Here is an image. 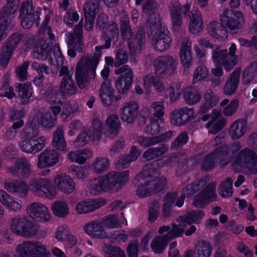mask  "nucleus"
<instances>
[{
  "instance_id": "nucleus-14",
  "label": "nucleus",
  "mask_w": 257,
  "mask_h": 257,
  "mask_svg": "<svg viewBox=\"0 0 257 257\" xmlns=\"http://www.w3.org/2000/svg\"><path fill=\"white\" fill-rule=\"evenodd\" d=\"M215 190V184H208L204 190L195 196L193 204L196 207L202 208L209 202L215 200L217 196Z\"/></svg>"
},
{
  "instance_id": "nucleus-28",
  "label": "nucleus",
  "mask_w": 257,
  "mask_h": 257,
  "mask_svg": "<svg viewBox=\"0 0 257 257\" xmlns=\"http://www.w3.org/2000/svg\"><path fill=\"white\" fill-rule=\"evenodd\" d=\"M203 28V22L201 13L197 9L192 10L190 17L189 31L193 34H197L202 32Z\"/></svg>"
},
{
  "instance_id": "nucleus-1",
  "label": "nucleus",
  "mask_w": 257,
  "mask_h": 257,
  "mask_svg": "<svg viewBox=\"0 0 257 257\" xmlns=\"http://www.w3.org/2000/svg\"><path fill=\"white\" fill-rule=\"evenodd\" d=\"M200 45L205 48H211L212 49V59L214 63H218L224 67L227 71L232 70L237 62V56L235 55L236 46L234 43H232L227 50H222L218 45L212 44L206 38H201L198 40Z\"/></svg>"
},
{
  "instance_id": "nucleus-64",
  "label": "nucleus",
  "mask_w": 257,
  "mask_h": 257,
  "mask_svg": "<svg viewBox=\"0 0 257 257\" xmlns=\"http://www.w3.org/2000/svg\"><path fill=\"white\" fill-rule=\"evenodd\" d=\"M2 21L0 23V41L5 38L7 34V31L12 29L14 27L13 20H9L7 17L4 18L2 15Z\"/></svg>"
},
{
  "instance_id": "nucleus-36",
  "label": "nucleus",
  "mask_w": 257,
  "mask_h": 257,
  "mask_svg": "<svg viewBox=\"0 0 257 257\" xmlns=\"http://www.w3.org/2000/svg\"><path fill=\"white\" fill-rule=\"evenodd\" d=\"M209 34L214 38L219 40H224L227 38V32L224 26L217 22H212L208 27Z\"/></svg>"
},
{
  "instance_id": "nucleus-26",
  "label": "nucleus",
  "mask_w": 257,
  "mask_h": 257,
  "mask_svg": "<svg viewBox=\"0 0 257 257\" xmlns=\"http://www.w3.org/2000/svg\"><path fill=\"white\" fill-rule=\"evenodd\" d=\"M32 123H36L45 127H52L56 121V117H53L51 113H43L39 110H34L31 116Z\"/></svg>"
},
{
  "instance_id": "nucleus-48",
  "label": "nucleus",
  "mask_w": 257,
  "mask_h": 257,
  "mask_svg": "<svg viewBox=\"0 0 257 257\" xmlns=\"http://www.w3.org/2000/svg\"><path fill=\"white\" fill-rule=\"evenodd\" d=\"M257 73V62H252L246 67L242 73V82L247 84L252 81Z\"/></svg>"
},
{
  "instance_id": "nucleus-13",
  "label": "nucleus",
  "mask_w": 257,
  "mask_h": 257,
  "mask_svg": "<svg viewBox=\"0 0 257 257\" xmlns=\"http://www.w3.org/2000/svg\"><path fill=\"white\" fill-rule=\"evenodd\" d=\"M26 212L31 218L40 222H47L51 218L48 208L39 202H33L28 205Z\"/></svg>"
},
{
  "instance_id": "nucleus-52",
  "label": "nucleus",
  "mask_w": 257,
  "mask_h": 257,
  "mask_svg": "<svg viewBox=\"0 0 257 257\" xmlns=\"http://www.w3.org/2000/svg\"><path fill=\"white\" fill-rule=\"evenodd\" d=\"M7 6L4 7L1 12L4 18L7 17L9 20H13L16 16L19 3L14 0H7Z\"/></svg>"
},
{
  "instance_id": "nucleus-42",
  "label": "nucleus",
  "mask_w": 257,
  "mask_h": 257,
  "mask_svg": "<svg viewBox=\"0 0 257 257\" xmlns=\"http://www.w3.org/2000/svg\"><path fill=\"white\" fill-rule=\"evenodd\" d=\"M171 241L166 234L163 236H155L151 242V247L156 253H162L166 247L168 243Z\"/></svg>"
},
{
  "instance_id": "nucleus-27",
  "label": "nucleus",
  "mask_w": 257,
  "mask_h": 257,
  "mask_svg": "<svg viewBox=\"0 0 257 257\" xmlns=\"http://www.w3.org/2000/svg\"><path fill=\"white\" fill-rule=\"evenodd\" d=\"M16 90L18 93V101L20 104L27 103L32 96L33 91L30 83H16Z\"/></svg>"
},
{
  "instance_id": "nucleus-8",
  "label": "nucleus",
  "mask_w": 257,
  "mask_h": 257,
  "mask_svg": "<svg viewBox=\"0 0 257 257\" xmlns=\"http://www.w3.org/2000/svg\"><path fill=\"white\" fill-rule=\"evenodd\" d=\"M221 21L229 30L237 33L243 27L244 19L241 12L226 10L222 15Z\"/></svg>"
},
{
  "instance_id": "nucleus-57",
  "label": "nucleus",
  "mask_w": 257,
  "mask_h": 257,
  "mask_svg": "<svg viewBox=\"0 0 257 257\" xmlns=\"http://www.w3.org/2000/svg\"><path fill=\"white\" fill-rule=\"evenodd\" d=\"M37 232V226L26 218L20 236L29 238L35 235Z\"/></svg>"
},
{
  "instance_id": "nucleus-6",
  "label": "nucleus",
  "mask_w": 257,
  "mask_h": 257,
  "mask_svg": "<svg viewBox=\"0 0 257 257\" xmlns=\"http://www.w3.org/2000/svg\"><path fill=\"white\" fill-rule=\"evenodd\" d=\"M178 60L170 56L159 57L154 61L155 73L161 78L171 76L177 70Z\"/></svg>"
},
{
  "instance_id": "nucleus-61",
  "label": "nucleus",
  "mask_w": 257,
  "mask_h": 257,
  "mask_svg": "<svg viewBox=\"0 0 257 257\" xmlns=\"http://www.w3.org/2000/svg\"><path fill=\"white\" fill-rule=\"evenodd\" d=\"M47 139L45 136H40L38 139H30L32 146V154H35L41 151L45 146Z\"/></svg>"
},
{
  "instance_id": "nucleus-47",
  "label": "nucleus",
  "mask_w": 257,
  "mask_h": 257,
  "mask_svg": "<svg viewBox=\"0 0 257 257\" xmlns=\"http://www.w3.org/2000/svg\"><path fill=\"white\" fill-rule=\"evenodd\" d=\"M147 24L154 33L162 32L165 29V27L162 26L159 15L154 12L149 15Z\"/></svg>"
},
{
  "instance_id": "nucleus-46",
  "label": "nucleus",
  "mask_w": 257,
  "mask_h": 257,
  "mask_svg": "<svg viewBox=\"0 0 257 257\" xmlns=\"http://www.w3.org/2000/svg\"><path fill=\"white\" fill-rule=\"evenodd\" d=\"M145 43L144 31L140 28L131 42L128 43V47L131 51L137 52L140 51L143 48Z\"/></svg>"
},
{
  "instance_id": "nucleus-51",
  "label": "nucleus",
  "mask_w": 257,
  "mask_h": 257,
  "mask_svg": "<svg viewBox=\"0 0 257 257\" xmlns=\"http://www.w3.org/2000/svg\"><path fill=\"white\" fill-rule=\"evenodd\" d=\"M53 214L59 217H64L69 214L68 204L64 201H56L52 204Z\"/></svg>"
},
{
  "instance_id": "nucleus-7",
  "label": "nucleus",
  "mask_w": 257,
  "mask_h": 257,
  "mask_svg": "<svg viewBox=\"0 0 257 257\" xmlns=\"http://www.w3.org/2000/svg\"><path fill=\"white\" fill-rule=\"evenodd\" d=\"M115 74L120 75L115 80V88L119 93L124 94L129 90L133 83V70L128 65H124L116 69Z\"/></svg>"
},
{
  "instance_id": "nucleus-4",
  "label": "nucleus",
  "mask_w": 257,
  "mask_h": 257,
  "mask_svg": "<svg viewBox=\"0 0 257 257\" xmlns=\"http://www.w3.org/2000/svg\"><path fill=\"white\" fill-rule=\"evenodd\" d=\"M20 257H48L49 253L46 246L41 242L25 241L16 248Z\"/></svg>"
},
{
  "instance_id": "nucleus-55",
  "label": "nucleus",
  "mask_w": 257,
  "mask_h": 257,
  "mask_svg": "<svg viewBox=\"0 0 257 257\" xmlns=\"http://www.w3.org/2000/svg\"><path fill=\"white\" fill-rule=\"evenodd\" d=\"M206 183L205 180L203 179L196 181L183 189V194L186 196H191L196 192L203 189L206 186Z\"/></svg>"
},
{
  "instance_id": "nucleus-33",
  "label": "nucleus",
  "mask_w": 257,
  "mask_h": 257,
  "mask_svg": "<svg viewBox=\"0 0 257 257\" xmlns=\"http://www.w3.org/2000/svg\"><path fill=\"white\" fill-rule=\"evenodd\" d=\"M88 191L92 195H96L102 192H108L103 175L91 179L88 182Z\"/></svg>"
},
{
  "instance_id": "nucleus-15",
  "label": "nucleus",
  "mask_w": 257,
  "mask_h": 257,
  "mask_svg": "<svg viewBox=\"0 0 257 257\" xmlns=\"http://www.w3.org/2000/svg\"><path fill=\"white\" fill-rule=\"evenodd\" d=\"M31 165L25 158L18 159L13 166L8 168V172L11 175L22 179L28 178L31 175Z\"/></svg>"
},
{
  "instance_id": "nucleus-24",
  "label": "nucleus",
  "mask_w": 257,
  "mask_h": 257,
  "mask_svg": "<svg viewBox=\"0 0 257 257\" xmlns=\"http://www.w3.org/2000/svg\"><path fill=\"white\" fill-rule=\"evenodd\" d=\"M106 204V201L102 198L92 200H83L78 202L75 210L79 214L89 213Z\"/></svg>"
},
{
  "instance_id": "nucleus-18",
  "label": "nucleus",
  "mask_w": 257,
  "mask_h": 257,
  "mask_svg": "<svg viewBox=\"0 0 257 257\" xmlns=\"http://www.w3.org/2000/svg\"><path fill=\"white\" fill-rule=\"evenodd\" d=\"M4 187L9 192L19 198L25 197L29 190V185L22 180L6 181Z\"/></svg>"
},
{
  "instance_id": "nucleus-63",
  "label": "nucleus",
  "mask_w": 257,
  "mask_h": 257,
  "mask_svg": "<svg viewBox=\"0 0 257 257\" xmlns=\"http://www.w3.org/2000/svg\"><path fill=\"white\" fill-rule=\"evenodd\" d=\"M103 250L106 257H126L124 252L118 247L105 245Z\"/></svg>"
},
{
  "instance_id": "nucleus-19",
  "label": "nucleus",
  "mask_w": 257,
  "mask_h": 257,
  "mask_svg": "<svg viewBox=\"0 0 257 257\" xmlns=\"http://www.w3.org/2000/svg\"><path fill=\"white\" fill-rule=\"evenodd\" d=\"M191 47V39L188 37H185L181 44L179 51L180 62L184 69L190 68L192 64Z\"/></svg>"
},
{
  "instance_id": "nucleus-35",
  "label": "nucleus",
  "mask_w": 257,
  "mask_h": 257,
  "mask_svg": "<svg viewBox=\"0 0 257 257\" xmlns=\"http://www.w3.org/2000/svg\"><path fill=\"white\" fill-rule=\"evenodd\" d=\"M216 163H220L221 167L228 165L232 159V155L229 149L226 145H223L217 148L214 151Z\"/></svg>"
},
{
  "instance_id": "nucleus-5",
  "label": "nucleus",
  "mask_w": 257,
  "mask_h": 257,
  "mask_svg": "<svg viewBox=\"0 0 257 257\" xmlns=\"http://www.w3.org/2000/svg\"><path fill=\"white\" fill-rule=\"evenodd\" d=\"M29 186L34 193L40 197L53 199L57 195L56 190L52 186L51 179L47 178H33L30 181Z\"/></svg>"
},
{
  "instance_id": "nucleus-21",
  "label": "nucleus",
  "mask_w": 257,
  "mask_h": 257,
  "mask_svg": "<svg viewBox=\"0 0 257 257\" xmlns=\"http://www.w3.org/2000/svg\"><path fill=\"white\" fill-rule=\"evenodd\" d=\"M84 232L92 238L103 239L108 236L103 227V224L98 221H90L83 226Z\"/></svg>"
},
{
  "instance_id": "nucleus-59",
  "label": "nucleus",
  "mask_w": 257,
  "mask_h": 257,
  "mask_svg": "<svg viewBox=\"0 0 257 257\" xmlns=\"http://www.w3.org/2000/svg\"><path fill=\"white\" fill-rule=\"evenodd\" d=\"M101 222L103 224V228L108 229L119 228L121 226V223H123L122 220L121 222L118 220V216L116 215H108L103 218Z\"/></svg>"
},
{
  "instance_id": "nucleus-22",
  "label": "nucleus",
  "mask_w": 257,
  "mask_h": 257,
  "mask_svg": "<svg viewBox=\"0 0 257 257\" xmlns=\"http://www.w3.org/2000/svg\"><path fill=\"white\" fill-rule=\"evenodd\" d=\"M60 155L55 150H46L38 157L37 166L45 168L54 166L59 162Z\"/></svg>"
},
{
  "instance_id": "nucleus-39",
  "label": "nucleus",
  "mask_w": 257,
  "mask_h": 257,
  "mask_svg": "<svg viewBox=\"0 0 257 257\" xmlns=\"http://www.w3.org/2000/svg\"><path fill=\"white\" fill-rule=\"evenodd\" d=\"M196 257H210L213 247L210 242L205 240L197 242L194 246Z\"/></svg>"
},
{
  "instance_id": "nucleus-9",
  "label": "nucleus",
  "mask_w": 257,
  "mask_h": 257,
  "mask_svg": "<svg viewBox=\"0 0 257 257\" xmlns=\"http://www.w3.org/2000/svg\"><path fill=\"white\" fill-rule=\"evenodd\" d=\"M129 172L127 171L121 172H110L103 175L107 191L119 189L128 180Z\"/></svg>"
},
{
  "instance_id": "nucleus-44",
  "label": "nucleus",
  "mask_w": 257,
  "mask_h": 257,
  "mask_svg": "<svg viewBox=\"0 0 257 257\" xmlns=\"http://www.w3.org/2000/svg\"><path fill=\"white\" fill-rule=\"evenodd\" d=\"M109 166V162L106 157H98L94 159L91 167L94 173L99 174L106 171Z\"/></svg>"
},
{
  "instance_id": "nucleus-3",
  "label": "nucleus",
  "mask_w": 257,
  "mask_h": 257,
  "mask_svg": "<svg viewBox=\"0 0 257 257\" xmlns=\"http://www.w3.org/2000/svg\"><path fill=\"white\" fill-rule=\"evenodd\" d=\"M98 63L92 60L88 55H84L76 67V79L80 89H88L90 83L96 76L95 70Z\"/></svg>"
},
{
  "instance_id": "nucleus-32",
  "label": "nucleus",
  "mask_w": 257,
  "mask_h": 257,
  "mask_svg": "<svg viewBox=\"0 0 257 257\" xmlns=\"http://www.w3.org/2000/svg\"><path fill=\"white\" fill-rule=\"evenodd\" d=\"M203 103L200 106L199 111L205 113L206 111L215 106L219 102V98L211 89H207L203 95Z\"/></svg>"
},
{
  "instance_id": "nucleus-54",
  "label": "nucleus",
  "mask_w": 257,
  "mask_h": 257,
  "mask_svg": "<svg viewBox=\"0 0 257 257\" xmlns=\"http://www.w3.org/2000/svg\"><path fill=\"white\" fill-rule=\"evenodd\" d=\"M233 180L230 178H226L222 181L218 189L219 194L222 197H229L231 196L232 191Z\"/></svg>"
},
{
  "instance_id": "nucleus-40",
  "label": "nucleus",
  "mask_w": 257,
  "mask_h": 257,
  "mask_svg": "<svg viewBox=\"0 0 257 257\" xmlns=\"http://www.w3.org/2000/svg\"><path fill=\"white\" fill-rule=\"evenodd\" d=\"M52 146L59 151L66 150L67 144L64 138V129L62 126L57 127L54 132Z\"/></svg>"
},
{
  "instance_id": "nucleus-2",
  "label": "nucleus",
  "mask_w": 257,
  "mask_h": 257,
  "mask_svg": "<svg viewBox=\"0 0 257 257\" xmlns=\"http://www.w3.org/2000/svg\"><path fill=\"white\" fill-rule=\"evenodd\" d=\"M150 173L144 170L136 177L134 181L138 187L137 194L142 197H147L154 192L161 190L166 184L165 178L158 180L160 175L158 171L153 172V174Z\"/></svg>"
},
{
  "instance_id": "nucleus-56",
  "label": "nucleus",
  "mask_w": 257,
  "mask_h": 257,
  "mask_svg": "<svg viewBox=\"0 0 257 257\" xmlns=\"http://www.w3.org/2000/svg\"><path fill=\"white\" fill-rule=\"evenodd\" d=\"M78 108V104L74 101H69L62 104L61 118L63 120H66L71 114L77 111Z\"/></svg>"
},
{
  "instance_id": "nucleus-31",
  "label": "nucleus",
  "mask_w": 257,
  "mask_h": 257,
  "mask_svg": "<svg viewBox=\"0 0 257 257\" xmlns=\"http://www.w3.org/2000/svg\"><path fill=\"white\" fill-rule=\"evenodd\" d=\"M105 124L109 137L111 139L115 138L120 130L121 126L118 116L116 114L109 115L105 120Z\"/></svg>"
},
{
  "instance_id": "nucleus-16",
  "label": "nucleus",
  "mask_w": 257,
  "mask_h": 257,
  "mask_svg": "<svg viewBox=\"0 0 257 257\" xmlns=\"http://www.w3.org/2000/svg\"><path fill=\"white\" fill-rule=\"evenodd\" d=\"M53 183L56 189L66 194H71L75 190L74 180L65 174L57 175L53 179Z\"/></svg>"
},
{
  "instance_id": "nucleus-17",
  "label": "nucleus",
  "mask_w": 257,
  "mask_h": 257,
  "mask_svg": "<svg viewBox=\"0 0 257 257\" xmlns=\"http://www.w3.org/2000/svg\"><path fill=\"white\" fill-rule=\"evenodd\" d=\"M139 106L135 101H131L123 103L119 109V115L121 119L131 123L137 117Z\"/></svg>"
},
{
  "instance_id": "nucleus-41",
  "label": "nucleus",
  "mask_w": 257,
  "mask_h": 257,
  "mask_svg": "<svg viewBox=\"0 0 257 257\" xmlns=\"http://www.w3.org/2000/svg\"><path fill=\"white\" fill-rule=\"evenodd\" d=\"M144 88L145 89H149L152 85L156 91L161 92L165 90V86L163 83L158 78L151 75H146L143 77Z\"/></svg>"
},
{
  "instance_id": "nucleus-58",
  "label": "nucleus",
  "mask_w": 257,
  "mask_h": 257,
  "mask_svg": "<svg viewBox=\"0 0 257 257\" xmlns=\"http://www.w3.org/2000/svg\"><path fill=\"white\" fill-rule=\"evenodd\" d=\"M25 219V217L21 216H17L10 219V228L14 233L20 236Z\"/></svg>"
},
{
  "instance_id": "nucleus-60",
  "label": "nucleus",
  "mask_w": 257,
  "mask_h": 257,
  "mask_svg": "<svg viewBox=\"0 0 257 257\" xmlns=\"http://www.w3.org/2000/svg\"><path fill=\"white\" fill-rule=\"evenodd\" d=\"M103 127L101 121L98 119H94L92 122V140L94 142H98L102 136Z\"/></svg>"
},
{
  "instance_id": "nucleus-34",
  "label": "nucleus",
  "mask_w": 257,
  "mask_h": 257,
  "mask_svg": "<svg viewBox=\"0 0 257 257\" xmlns=\"http://www.w3.org/2000/svg\"><path fill=\"white\" fill-rule=\"evenodd\" d=\"M99 97L102 103L106 105H110L114 99V90L111 86L110 82H104L99 90Z\"/></svg>"
},
{
  "instance_id": "nucleus-11",
  "label": "nucleus",
  "mask_w": 257,
  "mask_h": 257,
  "mask_svg": "<svg viewBox=\"0 0 257 257\" xmlns=\"http://www.w3.org/2000/svg\"><path fill=\"white\" fill-rule=\"evenodd\" d=\"M40 12L37 11L34 14L32 0H25L22 4L20 11L19 17L21 20V24L25 29L30 28L35 20V17L40 19Z\"/></svg>"
},
{
  "instance_id": "nucleus-50",
  "label": "nucleus",
  "mask_w": 257,
  "mask_h": 257,
  "mask_svg": "<svg viewBox=\"0 0 257 257\" xmlns=\"http://www.w3.org/2000/svg\"><path fill=\"white\" fill-rule=\"evenodd\" d=\"M99 0L87 1L83 7L84 16H87V17H95L99 11Z\"/></svg>"
},
{
  "instance_id": "nucleus-10",
  "label": "nucleus",
  "mask_w": 257,
  "mask_h": 257,
  "mask_svg": "<svg viewBox=\"0 0 257 257\" xmlns=\"http://www.w3.org/2000/svg\"><path fill=\"white\" fill-rule=\"evenodd\" d=\"M190 6V4H187L181 8L179 2L176 0L170 3L169 10L171 17L172 27L174 31H177L181 29L183 25V20L180 15L182 9L184 15H186L189 11Z\"/></svg>"
},
{
  "instance_id": "nucleus-12",
  "label": "nucleus",
  "mask_w": 257,
  "mask_h": 257,
  "mask_svg": "<svg viewBox=\"0 0 257 257\" xmlns=\"http://www.w3.org/2000/svg\"><path fill=\"white\" fill-rule=\"evenodd\" d=\"M22 39L19 34H14L9 37L3 45L1 53L0 63L3 66H6L10 60L13 51Z\"/></svg>"
},
{
  "instance_id": "nucleus-38",
  "label": "nucleus",
  "mask_w": 257,
  "mask_h": 257,
  "mask_svg": "<svg viewBox=\"0 0 257 257\" xmlns=\"http://www.w3.org/2000/svg\"><path fill=\"white\" fill-rule=\"evenodd\" d=\"M176 221L178 224H172L171 230L166 234V237H168L170 240L176 237L181 236L186 227L187 223L183 216H179Z\"/></svg>"
},
{
  "instance_id": "nucleus-20",
  "label": "nucleus",
  "mask_w": 257,
  "mask_h": 257,
  "mask_svg": "<svg viewBox=\"0 0 257 257\" xmlns=\"http://www.w3.org/2000/svg\"><path fill=\"white\" fill-rule=\"evenodd\" d=\"M110 27V31H109L107 34L105 44L102 46H96L95 48V51L93 56L90 57L92 60L98 64L101 55V50L104 48H109L110 47L111 42L114 43L117 40L118 35V27L115 25H111Z\"/></svg>"
},
{
  "instance_id": "nucleus-49",
  "label": "nucleus",
  "mask_w": 257,
  "mask_h": 257,
  "mask_svg": "<svg viewBox=\"0 0 257 257\" xmlns=\"http://www.w3.org/2000/svg\"><path fill=\"white\" fill-rule=\"evenodd\" d=\"M68 173L76 180L85 179L88 175L87 168L85 166L72 165L68 169Z\"/></svg>"
},
{
  "instance_id": "nucleus-53",
  "label": "nucleus",
  "mask_w": 257,
  "mask_h": 257,
  "mask_svg": "<svg viewBox=\"0 0 257 257\" xmlns=\"http://www.w3.org/2000/svg\"><path fill=\"white\" fill-rule=\"evenodd\" d=\"M120 27L121 38L125 40H130L133 36V33L128 16H124L122 17Z\"/></svg>"
},
{
  "instance_id": "nucleus-23",
  "label": "nucleus",
  "mask_w": 257,
  "mask_h": 257,
  "mask_svg": "<svg viewBox=\"0 0 257 257\" xmlns=\"http://www.w3.org/2000/svg\"><path fill=\"white\" fill-rule=\"evenodd\" d=\"M256 154L253 150L249 148L240 151L233 162V167L235 169H237L238 166L240 168H250V164L255 158Z\"/></svg>"
},
{
  "instance_id": "nucleus-30",
  "label": "nucleus",
  "mask_w": 257,
  "mask_h": 257,
  "mask_svg": "<svg viewBox=\"0 0 257 257\" xmlns=\"http://www.w3.org/2000/svg\"><path fill=\"white\" fill-rule=\"evenodd\" d=\"M240 72L241 69L236 68L231 73L224 86L223 91L224 94L231 95L234 93L239 82Z\"/></svg>"
},
{
  "instance_id": "nucleus-29",
  "label": "nucleus",
  "mask_w": 257,
  "mask_h": 257,
  "mask_svg": "<svg viewBox=\"0 0 257 257\" xmlns=\"http://www.w3.org/2000/svg\"><path fill=\"white\" fill-rule=\"evenodd\" d=\"M247 125L246 120L238 119L231 123L229 134L233 140H238L243 137L247 132Z\"/></svg>"
},
{
  "instance_id": "nucleus-43",
  "label": "nucleus",
  "mask_w": 257,
  "mask_h": 257,
  "mask_svg": "<svg viewBox=\"0 0 257 257\" xmlns=\"http://www.w3.org/2000/svg\"><path fill=\"white\" fill-rule=\"evenodd\" d=\"M183 97L188 105H194L198 103L201 98V94L198 89L187 88L185 89Z\"/></svg>"
},
{
  "instance_id": "nucleus-37",
  "label": "nucleus",
  "mask_w": 257,
  "mask_h": 257,
  "mask_svg": "<svg viewBox=\"0 0 257 257\" xmlns=\"http://www.w3.org/2000/svg\"><path fill=\"white\" fill-rule=\"evenodd\" d=\"M60 91L67 96H71L76 93L77 87L71 75H67L63 77L60 84Z\"/></svg>"
},
{
  "instance_id": "nucleus-25",
  "label": "nucleus",
  "mask_w": 257,
  "mask_h": 257,
  "mask_svg": "<svg viewBox=\"0 0 257 257\" xmlns=\"http://www.w3.org/2000/svg\"><path fill=\"white\" fill-rule=\"evenodd\" d=\"M171 42V37L166 33L165 30L162 32H154L152 40L153 48L160 52H164L167 50Z\"/></svg>"
},
{
  "instance_id": "nucleus-45",
  "label": "nucleus",
  "mask_w": 257,
  "mask_h": 257,
  "mask_svg": "<svg viewBox=\"0 0 257 257\" xmlns=\"http://www.w3.org/2000/svg\"><path fill=\"white\" fill-rule=\"evenodd\" d=\"M30 120L31 122L23 129L21 133L22 138L28 140L38 139L40 137L39 128L36 125V123H32V118Z\"/></svg>"
},
{
  "instance_id": "nucleus-62",
  "label": "nucleus",
  "mask_w": 257,
  "mask_h": 257,
  "mask_svg": "<svg viewBox=\"0 0 257 257\" xmlns=\"http://www.w3.org/2000/svg\"><path fill=\"white\" fill-rule=\"evenodd\" d=\"M204 216L203 211H192L186 214L184 219L187 224L192 223H198L200 222Z\"/></svg>"
}]
</instances>
